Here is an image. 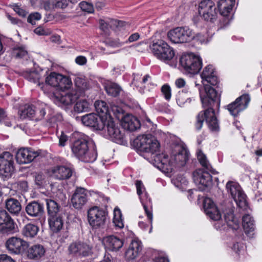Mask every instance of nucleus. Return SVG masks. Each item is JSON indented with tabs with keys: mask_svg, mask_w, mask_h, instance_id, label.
<instances>
[{
	"mask_svg": "<svg viewBox=\"0 0 262 262\" xmlns=\"http://www.w3.org/2000/svg\"><path fill=\"white\" fill-rule=\"evenodd\" d=\"M134 145L140 152L149 154L154 165L165 173L171 172L174 168L184 166L188 159L189 153L186 149H182L170 158L164 153L156 154L160 144L151 135L138 136L134 141Z\"/></svg>",
	"mask_w": 262,
	"mask_h": 262,
	"instance_id": "nucleus-1",
	"label": "nucleus"
},
{
	"mask_svg": "<svg viewBox=\"0 0 262 262\" xmlns=\"http://www.w3.org/2000/svg\"><path fill=\"white\" fill-rule=\"evenodd\" d=\"M201 77L204 91L199 88L200 96L203 107L206 109L198 115L195 126L197 130L201 129L205 119L210 129L217 130L219 127V123L212 106L217 100L218 94L215 89L208 84L215 85L218 82L215 69L212 65L205 67L201 74Z\"/></svg>",
	"mask_w": 262,
	"mask_h": 262,
	"instance_id": "nucleus-2",
	"label": "nucleus"
},
{
	"mask_svg": "<svg viewBox=\"0 0 262 262\" xmlns=\"http://www.w3.org/2000/svg\"><path fill=\"white\" fill-rule=\"evenodd\" d=\"M77 139L71 148L73 153L79 160L84 162H93L97 157L96 146L93 141L84 135L74 133Z\"/></svg>",
	"mask_w": 262,
	"mask_h": 262,
	"instance_id": "nucleus-3",
	"label": "nucleus"
},
{
	"mask_svg": "<svg viewBox=\"0 0 262 262\" xmlns=\"http://www.w3.org/2000/svg\"><path fill=\"white\" fill-rule=\"evenodd\" d=\"M197 158L203 169H196L194 171L193 179L199 189L201 191H204L212 184V177L210 173L215 174L216 171L212 168L206 156L201 150L198 151Z\"/></svg>",
	"mask_w": 262,
	"mask_h": 262,
	"instance_id": "nucleus-4",
	"label": "nucleus"
},
{
	"mask_svg": "<svg viewBox=\"0 0 262 262\" xmlns=\"http://www.w3.org/2000/svg\"><path fill=\"white\" fill-rule=\"evenodd\" d=\"M169 40L174 43L190 42L194 37V32L188 27H177L168 32Z\"/></svg>",
	"mask_w": 262,
	"mask_h": 262,
	"instance_id": "nucleus-5",
	"label": "nucleus"
},
{
	"mask_svg": "<svg viewBox=\"0 0 262 262\" xmlns=\"http://www.w3.org/2000/svg\"><path fill=\"white\" fill-rule=\"evenodd\" d=\"M135 185L137 194L143 207L145 213L151 224V228L149 231V233H150L152 230L151 224L153 219L152 202L142 181L140 180L136 181Z\"/></svg>",
	"mask_w": 262,
	"mask_h": 262,
	"instance_id": "nucleus-6",
	"label": "nucleus"
},
{
	"mask_svg": "<svg viewBox=\"0 0 262 262\" xmlns=\"http://www.w3.org/2000/svg\"><path fill=\"white\" fill-rule=\"evenodd\" d=\"M180 62L187 72L192 74L198 73L202 67V61L200 57L192 53L183 55L180 58Z\"/></svg>",
	"mask_w": 262,
	"mask_h": 262,
	"instance_id": "nucleus-7",
	"label": "nucleus"
},
{
	"mask_svg": "<svg viewBox=\"0 0 262 262\" xmlns=\"http://www.w3.org/2000/svg\"><path fill=\"white\" fill-rule=\"evenodd\" d=\"M46 83L57 89L64 91L72 85L71 79L55 72H50L46 77Z\"/></svg>",
	"mask_w": 262,
	"mask_h": 262,
	"instance_id": "nucleus-8",
	"label": "nucleus"
},
{
	"mask_svg": "<svg viewBox=\"0 0 262 262\" xmlns=\"http://www.w3.org/2000/svg\"><path fill=\"white\" fill-rule=\"evenodd\" d=\"M100 130L104 137L110 138L116 142L121 141L124 137V133L110 117L106 118L104 120V126Z\"/></svg>",
	"mask_w": 262,
	"mask_h": 262,
	"instance_id": "nucleus-9",
	"label": "nucleus"
},
{
	"mask_svg": "<svg viewBox=\"0 0 262 262\" xmlns=\"http://www.w3.org/2000/svg\"><path fill=\"white\" fill-rule=\"evenodd\" d=\"M106 212L97 206L90 208L88 211V220L91 226L94 228L103 227L106 220Z\"/></svg>",
	"mask_w": 262,
	"mask_h": 262,
	"instance_id": "nucleus-10",
	"label": "nucleus"
},
{
	"mask_svg": "<svg viewBox=\"0 0 262 262\" xmlns=\"http://www.w3.org/2000/svg\"><path fill=\"white\" fill-rule=\"evenodd\" d=\"M198 12L200 16L207 21H213L217 17L216 7L211 0L201 1L198 6Z\"/></svg>",
	"mask_w": 262,
	"mask_h": 262,
	"instance_id": "nucleus-11",
	"label": "nucleus"
},
{
	"mask_svg": "<svg viewBox=\"0 0 262 262\" xmlns=\"http://www.w3.org/2000/svg\"><path fill=\"white\" fill-rule=\"evenodd\" d=\"M70 254L77 258L90 256L93 254V248L86 243L77 241L71 243L68 248Z\"/></svg>",
	"mask_w": 262,
	"mask_h": 262,
	"instance_id": "nucleus-12",
	"label": "nucleus"
},
{
	"mask_svg": "<svg viewBox=\"0 0 262 262\" xmlns=\"http://www.w3.org/2000/svg\"><path fill=\"white\" fill-rule=\"evenodd\" d=\"M14 170L13 155L9 152H4L0 155V176L8 178Z\"/></svg>",
	"mask_w": 262,
	"mask_h": 262,
	"instance_id": "nucleus-13",
	"label": "nucleus"
},
{
	"mask_svg": "<svg viewBox=\"0 0 262 262\" xmlns=\"http://www.w3.org/2000/svg\"><path fill=\"white\" fill-rule=\"evenodd\" d=\"M226 187L227 192L231 195L239 207L243 208L246 206L245 194L237 183L229 181L226 184Z\"/></svg>",
	"mask_w": 262,
	"mask_h": 262,
	"instance_id": "nucleus-14",
	"label": "nucleus"
},
{
	"mask_svg": "<svg viewBox=\"0 0 262 262\" xmlns=\"http://www.w3.org/2000/svg\"><path fill=\"white\" fill-rule=\"evenodd\" d=\"M250 101L248 94L238 97L234 102L226 106L227 109L233 116H237L240 112L246 109Z\"/></svg>",
	"mask_w": 262,
	"mask_h": 262,
	"instance_id": "nucleus-15",
	"label": "nucleus"
},
{
	"mask_svg": "<svg viewBox=\"0 0 262 262\" xmlns=\"http://www.w3.org/2000/svg\"><path fill=\"white\" fill-rule=\"evenodd\" d=\"M222 210L224 213L225 221L228 227L233 230L238 229L239 222L233 216V206L230 201H226L221 204Z\"/></svg>",
	"mask_w": 262,
	"mask_h": 262,
	"instance_id": "nucleus-16",
	"label": "nucleus"
},
{
	"mask_svg": "<svg viewBox=\"0 0 262 262\" xmlns=\"http://www.w3.org/2000/svg\"><path fill=\"white\" fill-rule=\"evenodd\" d=\"M28 243L19 237H12L6 242V247L11 254H19L28 247Z\"/></svg>",
	"mask_w": 262,
	"mask_h": 262,
	"instance_id": "nucleus-17",
	"label": "nucleus"
},
{
	"mask_svg": "<svg viewBox=\"0 0 262 262\" xmlns=\"http://www.w3.org/2000/svg\"><path fill=\"white\" fill-rule=\"evenodd\" d=\"M15 223L9 213L4 209H0V232L11 233L14 232Z\"/></svg>",
	"mask_w": 262,
	"mask_h": 262,
	"instance_id": "nucleus-18",
	"label": "nucleus"
},
{
	"mask_svg": "<svg viewBox=\"0 0 262 262\" xmlns=\"http://www.w3.org/2000/svg\"><path fill=\"white\" fill-rule=\"evenodd\" d=\"M39 154L31 148H21L17 151L16 160L19 164H27L31 162Z\"/></svg>",
	"mask_w": 262,
	"mask_h": 262,
	"instance_id": "nucleus-19",
	"label": "nucleus"
},
{
	"mask_svg": "<svg viewBox=\"0 0 262 262\" xmlns=\"http://www.w3.org/2000/svg\"><path fill=\"white\" fill-rule=\"evenodd\" d=\"M81 122L85 126L101 130L104 126V120L101 116L95 113H90L81 117Z\"/></svg>",
	"mask_w": 262,
	"mask_h": 262,
	"instance_id": "nucleus-20",
	"label": "nucleus"
},
{
	"mask_svg": "<svg viewBox=\"0 0 262 262\" xmlns=\"http://www.w3.org/2000/svg\"><path fill=\"white\" fill-rule=\"evenodd\" d=\"M49 173L52 178L59 180L69 179L72 175V169L63 165H56L52 167Z\"/></svg>",
	"mask_w": 262,
	"mask_h": 262,
	"instance_id": "nucleus-21",
	"label": "nucleus"
},
{
	"mask_svg": "<svg viewBox=\"0 0 262 262\" xmlns=\"http://www.w3.org/2000/svg\"><path fill=\"white\" fill-rule=\"evenodd\" d=\"M88 200L87 191L83 188H78L72 195L71 202L73 206L77 209H81Z\"/></svg>",
	"mask_w": 262,
	"mask_h": 262,
	"instance_id": "nucleus-22",
	"label": "nucleus"
},
{
	"mask_svg": "<svg viewBox=\"0 0 262 262\" xmlns=\"http://www.w3.org/2000/svg\"><path fill=\"white\" fill-rule=\"evenodd\" d=\"M203 208L206 215L211 219L219 221L221 218V214L213 201L205 198L203 201Z\"/></svg>",
	"mask_w": 262,
	"mask_h": 262,
	"instance_id": "nucleus-23",
	"label": "nucleus"
},
{
	"mask_svg": "<svg viewBox=\"0 0 262 262\" xmlns=\"http://www.w3.org/2000/svg\"><path fill=\"white\" fill-rule=\"evenodd\" d=\"M102 243L105 247L108 250L116 251L122 247L124 241L122 238H120L117 236L110 235L104 237Z\"/></svg>",
	"mask_w": 262,
	"mask_h": 262,
	"instance_id": "nucleus-24",
	"label": "nucleus"
},
{
	"mask_svg": "<svg viewBox=\"0 0 262 262\" xmlns=\"http://www.w3.org/2000/svg\"><path fill=\"white\" fill-rule=\"evenodd\" d=\"M46 249L40 244H35L29 247L27 252L26 256L29 259L39 261L45 254Z\"/></svg>",
	"mask_w": 262,
	"mask_h": 262,
	"instance_id": "nucleus-25",
	"label": "nucleus"
},
{
	"mask_svg": "<svg viewBox=\"0 0 262 262\" xmlns=\"http://www.w3.org/2000/svg\"><path fill=\"white\" fill-rule=\"evenodd\" d=\"M142 245L141 242L137 239H133L128 248L125 252V257L128 260H133L137 258L141 251Z\"/></svg>",
	"mask_w": 262,
	"mask_h": 262,
	"instance_id": "nucleus-26",
	"label": "nucleus"
},
{
	"mask_svg": "<svg viewBox=\"0 0 262 262\" xmlns=\"http://www.w3.org/2000/svg\"><path fill=\"white\" fill-rule=\"evenodd\" d=\"M121 125L125 129L135 131L140 127L139 120L135 116L127 114L122 119Z\"/></svg>",
	"mask_w": 262,
	"mask_h": 262,
	"instance_id": "nucleus-27",
	"label": "nucleus"
},
{
	"mask_svg": "<svg viewBox=\"0 0 262 262\" xmlns=\"http://www.w3.org/2000/svg\"><path fill=\"white\" fill-rule=\"evenodd\" d=\"M80 95L76 90H70L67 92H63L59 97V101L63 104L68 105L75 102Z\"/></svg>",
	"mask_w": 262,
	"mask_h": 262,
	"instance_id": "nucleus-28",
	"label": "nucleus"
},
{
	"mask_svg": "<svg viewBox=\"0 0 262 262\" xmlns=\"http://www.w3.org/2000/svg\"><path fill=\"white\" fill-rule=\"evenodd\" d=\"M27 213L30 216H40L44 212L43 206L35 201L29 203L25 208Z\"/></svg>",
	"mask_w": 262,
	"mask_h": 262,
	"instance_id": "nucleus-29",
	"label": "nucleus"
},
{
	"mask_svg": "<svg viewBox=\"0 0 262 262\" xmlns=\"http://www.w3.org/2000/svg\"><path fill=\"white\" fill-rule=\"evenodd\" d=\"M168 46L164 40L157 39L152 41L149 46V49L154 56L157 58L163 50L167 49Z\"/></svg>",
	"mask_w": 262,
	"mask_h": 262,
	"instance_id": "nucleus-30",
	"label": "nucleus"
},
{
	"mask_svg": "<svg viewBox=\"0 0 262 262\" xmlns=\"http://www.w3.org/2000/svg\"><path fill=\"white\" fill-rule=\"evenodd\" d=\"M243 226L247 236L253 237L254 234L255 225L254 220L249 214H246L243 217Z\"/></svg>",
	"mask_w": 262,
	"mask_h": 262,
	"instance_id": "nucleus-31",
	"label": "nucleus"
},
{
	"mask_svg": "<svg viewBox=\"0 0 262 262\" xmlns=\"http://www.w3.org/2000/svg\"><path fill=\"white\" fill-rule=\"evenodd\" d=\"M48 222L50 228L53 232H59L63 227V221L62 217L59 215L49 216Z\"/></svg>",
	"mask_w": 262,
	"mask_h": 262,
	"instance_id": "nucleus-32",
	"label": "nucleus"
},
{
	"mask_svg": "<svg viewBox=\"0 0 262 262\" xmlns=\"http://www.w3.org/2000/svg\"><path fill=\"white\" fill-rule=\"evenodd\" d=\"M24 77L30 82L37 83L41 89L43 83H40L39 80L41 77L40 72L35 70H28L24 71L23 73Z\"/></svg>",
	"mask_w": 262,
	"mask_h": 262,
	"instance_id": "nucleus-33",
	"label": "nucleus"
},
{
	"mask_svg": "<svg viewBox=\"0 0 262 262\" xmlns=\"http://www.w3.org/2000/svg\"><path fill=\"white\" fill-rule=\"evenodd\" d=\"M235 4V0H220L218 8L222 15L226 16L232 10Z\"/></svg>",
	"mask_w": 262,
	"mask_h": 262,
	"instance_id": "nucleus-34",
	"label": "nucleus"
},
{
	"mask_svg": "<svg viewBox=\"0 0 262 262\" xmlns=\"http://www.w3.org/2000/svg\"><path fill=\"white\" fill-rule=\"evenodd\" d=\"M6 207L11 214L14 215H18L21 210V206L19 202L13 198L6 201Z\"/></svg>",
	"mask_w": 262,
	"mask_h": 262,
	"instance_id": "nucleus-35",
	"label": "nucleus"
},
{
	"mask_svg": "<svg viewBox=\"0 0 262 262\" xmlns=\"http://www.w3.org/2000/svg\"><path fill=\"white\" fill-rule=\"evenodd\" d=\"M38 231L39 228L37 226L29 223L24 227L22 234L26 237L32 238L37 235Z\"/></svg>",
	"mask_w": 262,
	"mask_h": 262,
	"instance_id": "nucleus-36",
	"label": "nucleus"
},
{
	"mask_svg": "<svg viewBox=\"0 0 262 262\" xmlns=\"http://www.w3.org/2000/svg\"><path fill=\"white\" fill-rule=\"evenodd\" d=\"M232 250L235 253V258L238 260L244 259L246 255V247L241 243H234L231 247Z\"/></svg>",
	"mask_w": 262,
	"mask_h": 262,
	"instance_id": "nucleus-37",
	"label": "nucleus"
},
{
	"mask_svg": "<svg viewBox=\"0 0 262 262\" xmlns=\"http://www.w3.org/2000/svg\"><path fill=\"white\" fill-rule=\"evenodd\" d=\"M75 84L78 94L81 96L86 90H88L90 85L88 81L83 78L77 77L75 79Z\"/></svg>",
	"mask_w": 262,
	"mask_h": 262,
	"instance_id": "nucleus-38",
	"label": "nucleus"
},
{
	"mask_svg": "<svg viewBox=\"0 0 262 262\" xmlns=\"http://www.w3.org/2000/svg\"><path fill=\"white\" fill-rule=\"evenodd\" d=\"M90 103L84 98H80L76 101L74 110L75 112L78 113L87 112L89 110Z\"/></svg>",
	"mask_w": 262,
	"mask_h": 262,
	"instance_id": "nucleus-39",
	"label": "nucleus"
},
{
	"mask_svg": "<svg viewBox=\"0 0 262 262\" xmlns=\"http://www.w3.org/2000/svg\"><path fill=\"white\" fill-rule=\"evenodd\" d=\"M105 90L108 95L113 97L118 96L122 90L119 85L111 82H109L105 84Z\"/></svg>",
	"mask_w": 262,
	"mask_h": 262,
	"instance_id": "nucleus-40",
	"label": "nucleus"
},
{
	"mask_svg": "<svg viewBox=\"0 0 262 262\" xmlns=\"http://www.w3.org/2000/svg\"><path fill=\"white\" fill-rule=\"evenodd\" d=\"M94 106L96 112L101 116V117L102 118L109 112L108 107L106 102L104 101H96L94 103Z\"/></svg>",
	"mask_w": 262,
	"mask_h": 262,
	"instance_id": "nucleus-41",
	"label": "nucleus"
},
{
	"mask_svg": "<svg viewBox=\"0 0 262 262\" xmlns=\"http://www.w3.org/2000/svg\"><path fill=\"white\" fill-rule=\"evenodd\" d=\"M120 22L116 19L108 18L106 20H100V27L104 31L108 28H114L119 25Z\"/></svg>",
	"mask_w": 262,
	"mask_h": 262,
	"instance_id": "nucleus-42",
	"label": "nucleus"
},
{
	"mask_svg": "<svg viewBox=\"0 0 262 262\" xmlns=\"http://www.w3.org/2000/svg\"><path fill=\"white\" fill-rule=\"evenodd\" d=\"M12 54L16 58H22L27 56L28 52L25 46L17 45L13 48Z\"/></svg>",
	"mask_w": 262,
	"mask_h": 262,
	"instance_id": "nucleus-43",
	"label": "nucleus"
},
{
	"mask_svg": "<svg viewBox=\"0 0 262 262\" xmlns=\"http://www.w3.org/2000/svg\"><path fill=\"white\" fill-rule=\"evenodd\" d=\"M174 55L173 49L168 46L167 49L163 50L157 58L164 62L169 61L174 57Z\"/></svg>",
	"mask_w": 262,
	"mask_h": 262,
	"instance_id": "nucleus-44",
	"label": "nucleus"
},
{
	"mask_svg": "<svg viewBox=\"0 0 262 262\" xmlns=\"http://www.w3.org/2000/svg\"><path fill=\"white\" fill-rule=\"evenodd\" d=\"M36 113V111L33 105H25L24 108L21 111L19 115L21 119L32 118Z\"/></svg>",
	"mask_w": 262,
	"mask_h": 262,
	"instance_id": "nucleus-45",
	"label": "nucleus"
},
{
	"mask_svg": "<svg viewBox=\"0 0 262 262\" xmlns=\"http://www.w3.org/2000/svg\"><path fill=\"white\" fill-rule=\"evenodd\" d=\"M113 223L118 228L121 229L124 227L121 212L118 208H115L114 210Z\"/></svg>",
	"mask_w": 262,
	"mask_h": 262,
	"instance_id": "nucleus-46",
	"label": "nucleus"
},
{
	"mask_svg": "<svg viewBox=\"0 0 262 262\" xmlns=\"http://www.w3.org/2000/svg\"><path fill=\"white\" fill-rule=\"evenodd\" d=\"M46 204L49 216L57 215L59 211V206L57 203L52 200H47Z\"/></svg>",
	"mask_w": 262,
	"mask_h": 262,
	"instance_id": "nucleus-47",
	"label": "nucleus"
},
{
	"mask_svg": "<svg viewBox=\"0 0 262 262\" xmlns=\"http://www.w3.org/2000/svg\"><path fill=\"white\" fill-rule=\"evenodd\" d=\"M79 6L83 11L91 13L94 11L93 5L92 3L82 1L79 4Z\"/></svg>",
	"mask_w": 262,
	"mask_h": 262,
	"instance_id": "nucleus-48",
	"label": "nucleus"
},
{
	"mask_svg": "<svg viewBox=\"0 0 262 262\" xmlns=\"http://www.w3.org/2000/svg\"><path fill=\"white\" fill-rule=\"evenodd\" d=\"M161 91L164 98L166 100L169 101L171 99V90L170 86L168 84H164L161 87Z\"/></svg>",
	"mask_w": 262,
	"mask_h": 262,
	"instance_id": "nucleus-49",
	"label": "nucleus"
},
{
	"mask_svg": "<svg viewBox=\"0 0 262 262\" xmlns=\"http://www.w3.org/2000/svg\"><path fill=\"white\" fill-rule=\"evenodd\" d=\"M35 182L38 187H43L47 182L46 177L41 173H38L35 176Z\"/></svg>",
	"mask_w": 262,
	"mask_h": 262,
	"instance_id": "nucleus-50",
	"label": "nucleus"
},
{
	"mask_svg": "<svg viewBox=\"0 0 262 262\" xmlns=\"http://www.w3.org/2000/svg\"><path fill=\"white\" fill-rule=\"evenodd\" d=\"M56 0H46L43 2L44 9L47 11H51L56 8Z\"/></svg>",
	"mask_w": 262,
	"mask_h": 262,
	"instance_id": "nucleus-51",
	"label": "nucleus"
},
{
	"mask_svg": "<svg viewBox=\"0 0 262 262\" xmlns=\"http://www.w3.org/2000/svg\"><path fill=\"white\" fill-rule=\"evenodd\" d=\"M193 40L200 42V43H206L208 41V38L205 34L202 33L194 34Z\"/></svg>",
	"mask_w": 262,
	"mask_h": 262,
	"instance_id": "nucleus-52",
	"label": "nucleus"
},
{
	"mask_svg": "<svg viewBox=\"0 0 262 262\" xmlns=\"http://www.w3.org/2000/svg\"><path fill=\"white\" fill-rule=\"evenodd\" d=\"M40 14L38 12H35L30 14L28 17L27 20L28 23L32 25H34L35 24V21L38 20L40 19Z\"/></svg>",
	"mask_w": 262,
	"mask_h": 262,
	"instance_id": "nucleus-53",
	"label": "nucleus"
},
{
	"mask_svg": "<svg viewBox=\"0 0 262 262\" xmlns=\"http://www.w3.org/2000/svg\"><path fill=\"white\" fill-rule=\"evenodd\" d=\"M17 185L18 189L22 192L27 191L28 190V183L25 181L18 182Z\"/></svg>",
	"mask_w": 262,
	"mask_h": 262,
	"instance_id": "nucleus-54",
	"label": "nucleus"
},
{
	"mask_svg": "<svg viewBox=\"0 0 262 262\" xmlns=\"http://www.w3.org/2000/svg\"><path fill=\"white\" fill-rule=\"evenodd\" d=\"M75 62L80 66H83L87 62L86 58L83 56H78L75 59Z\"/></svg>",
	"mask_w": 262,
	"mask_h": 262,
	"instance_id": "nucleus-55",
	"label": "nucleus"
},
{
	"mask_svg": "<svg viewBox=\"0 0 262 262\" xmlns=\"http://www.w3.org/2000/svg\"><path fill=\"white\" fill-rule=\"evenodd\" d=\"M106 43L114 48L119 47L123 45V43L120 42L118 39L108 40L107 41Z\"/></svg>",
	"mask_w": 262,
	"mask_h": 262,
	"instance_id": "nucleus-56",
	"label": "nucleus"
},
{
	"mask_svg": "<svg viewBox=\"0 0 262 262\" xmlns=\"http://www.w3.org/2000/svg\"><path fill=\"white\" fill-rule=\"evenodd\" d=\"M56 8H59L62 9L66 8L68 6V4L67 3V0H56Z\"/></svg>",
	"mask_w": 262,
	"mask_h": 262,
	"instance_id": "nucleus-57",
	"label": "nucleus"
},
{
	"mask_svg": "<svg viewBox=\"0 0 262 262\" xmlns=\"http://www.w3.org/2000/svg\"><path fill=\"white\" fill-rule=\"evenodd\" d=\"M7 18L10 20L11 23L13 25H19L21 24V21L16 17L12 16L8 13L6 14Z\"/></svg>",
	"mask_w": 262,
	"mask_h": 262,
	"instance_id": "nucleus-58",
	"label": "nucleus"
},
{
	"mask_svg": "<svg viewBox=\"0 0 262 262\" xmlns=\"http://www.w3.org/2000/svg\"><path fill=\"white\" fill-rule=\"evenodd\" d=\"M175 85L179 89L182 88L186 85V81L183 78H179L176 80Z\"/></svg>",
	"mask_w": 262,
	"mask_h": 262,
	"instance_id": "nucleus-59",
	"label": "nucleus"
},
{
	"mask_svg": "<svg viewBox=\"0 0 262 262\" xmlns=\"http://www.w3.org/2000/svg\"><path fill=\"white\" fill-rule=\"evenodd\" d=\"M14 10L19 16L22 17H26L28 14V13L25 10L21 9L18 6L15 7Z\"/></svg>",
	"mask_w": 262,
	"mask_h": 262,
	"instance_id": "nucleus-60",
	"label": "nucleus"
},
{
	"mask_svg": "<svg viewBox=\"0 0 262 262\" xmlns=\"http://www.w3.org/2000/svg\"><path fill=\"white\" fill-rule=\"evenodd\" d=\"M0 262H15L11 257L7 254L0 255Z\"/></svg>",
	"mask_w": 262,
	"mask_h": 262,
	"instance_id": "nucleus-61",
	"label": "nucleus"
},
{
	"mask_svg": "<svg viewBox=\"0 0 262 262\" xmlns=\"http://www.w3.org/2000/svg\"><path fill=\"white\" fill-rule=\"evenodd\" d=\"M140 37V35L138 33H135L129 36L128 39L125 41L126 43L132 42L137 40Z\"/></svg>",
	"mask_w": 262,
	"mask_h": 262,
	"instance_id": "nucleus-62",
	"label": "nucleus"
},
{
	"mask_svg": "<svg viewBox=\"0 0 262 262\" xmlns=\"http://www.w3.org/2000/svg\"><path fill=\"white\" fill-rule=\"evenodd\" d=\"M68 140V137L62 134L59 138V145L60 146H63L65 145V143Z\"/></svg>",
	"mask_w": 262,
	"mask_h": 262,
	"instance_id": "nucleus-63",
	"label": "nucleus"
},
{
	"mask_svg": "<svg viewBox=\"0 0 262 262\" xmlns=\"http://www.w3.org/2000/svg\"><path fill=\"white\" fill-rule=\"evenodd\" d=\"M154 262H169V260L165 256H160L155 258Z\"/></svg>",
	"mask_w": 262,
	"mask_h": 262,
	"instance_id": "nucleus-64",
	"label": "nucleus"
}]
</instances>
